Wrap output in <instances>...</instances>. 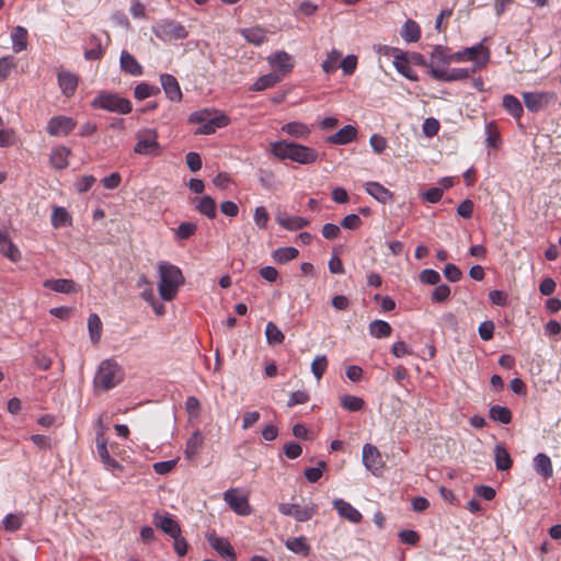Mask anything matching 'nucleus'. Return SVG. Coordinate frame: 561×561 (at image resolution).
Returning a JSON list of instances; mask_svg holds the SVG:
<instances>
[{
  "mask_svg": "<svg viewBox=\"0 0 561 561\" xmlns=\"http://www.w3.org/2000/svg\"><path fill=\"white\" fill-rule=\"evenodd\" d=\"M363 462L365 467L371 471L373 473H376L380 468V453L378 451L377 447L366 444L363 447Z\"/></svg>",
  "mask_w": 561,
  "mask_h": 561,
  "instance_id": "obj_27",
  "label": "nucleus"
},
{
  "mask_svg": "<svg viewBox=\"0 0 561 561\" xmlns=\"http://www.w3.org/2000/svg\"><path fill=\"white\" fill-rule=\"evenodd\" d=\"M438 130H439V122L436 118L428 117L425 119V122L423 124V133L427 137H433V136L437 135Z\"/></svg>",
  "mask_w": 561,
  "mask_h": 561,
  "instance_id": "obj_64",
  "label": "nucleus"
},
{
  "mask_svg": "<svg viewBox=\"0 0 561 561\" xmlns=\"http://www.w3.org/2000/svg\"><path fill=\"white\" fill-rule=\"evenodd\" d=\"M357 66V57L355 55H347L340 64V67L345 76L354 73Z\"/></svg>",
  "mask_w": 561,
  "mask_h": 561,
  "instance_id": "obj_61",
  "label": "nucleus"
},
{
  "mask_svg": "<svg viewBox=\"0 0 561 561\" xmlns=\"http://www.w3.org/2000/svg\"><path fill=\"white\" fill-rule=\"evenodd\" d=\"M455 61H473L476 70L478 68L485 67L490 60V49L482 43L476 44L471 47L463 48L457 53H454Z\"/></svg>",
  "mask_w": 561,
  "mask_h": 561,
  "instance_id": "obj_8",
  "label": "nucleus"
},
{
  "mask_svg": "<svg viewBox=\"0 0 561 561\" xmlns=\"http://www.w3.org/2000/svg\"><path fill=\"white\" fill-rule=\"evenodd\" d=\"M160 82L167 98L172 102H180L182 100V91L176 78L169 73L160 76Z\"/></svg>",
  "mask_w": 561,
  "mask_h": 561,
  "instance_id": "obj_17",
  "label": "nucleus"
},
{
  "mask_svg": "<svg viewBox=\"0 0 561 561\" xmlns=\"http://www.w3.org/2000/svg\"><path fill=\"white\" fill-rule=\"evenodd\" d=\"M43 286L47 289L61 294H72L77 293L79 289L78 285L72 279L67 278L46 279L44 280Z\"/></svg>",
  "mask_w": 561,
  "mask_h": 561,
  "instance_id": "obj_24",
  "label": "nucleus"
},
{
  "mask_svg": "<svg viewBox=\"0 0 561 561\" xmlns=\"http://www.w3.org/2000/svg\"><path fill=\"white\" fill-rule=\"evenodd\" d=\"M188 122L199 125L194 131L195 135H211L216 133L218 128L228 126L230 118L222 112L204 108L193 112L190 115Z\"/></svg>",
  "mask_w": 561,
  "mask_h": 561,
  "instance_id": "obj_3",
  "label": "nucleus"
},
{
  "mask_svg": "<svg viewBox=\"0 0 561 561\" xmlns=\"http://www.w3.org/2000/svg\"><path fill=\"white\" fill-rule=\"evenodd\" d=\"M197 225L194 222H181L175 230V236L179 240H187L195 234Z\"/></svg>",
  "mask_w": 561,
  "mask_h": 561,
  "instance_id": "obj_52",
  "label": "nucleus"
},
{
  "mask_svg": "<svg viewBox=\"0 0 561 561\" xmlns=\"http://www.w3.org/2000/svg\"><path fill=\"white\" fill-rule=\"evenodd\" d=\"M340 402L342 408L350 412L360 411L365 405V401L362 398L352 394L342 396Z\"/></svg>",
  "mask_w": 561,
  "mask_h": 561,
  "instance_id": "obj_46",
  "label": "nucleus"
},
{
  "mask_svg": "<svg viewBox=\"0 0 561 561\" xmlns=\"http://www.w3.org/2000/svg\"><path fill=\"white\" fill-rule=\"evenodd\" d=\"M93 108H102L118 114H128L133 110L131 102L128 99L119 96L117 93L101 92L91 102Z\"/></svg>",
  "mask_w": 561,
  "mask_h": 561,
  "instance_id": "obj_5",
  "label": "nucleus"
},
{
  "mask_svg": "<svg viewBox=\"0 0 561 561\" xmlns=\"http://www.w3.org/2000/svg\"><path fill=\"white\" fill-rule=\"evenodd\" d=\"M267 62L273 69L288 73L295 66V59L285 50H277L267 57Z\"/></svg>",
  "mask_w": 561,
  "mask_h": 561,
  "instance_id": "obj_14",
  "label": "nucleus"
},
{
  "mask_svg": "<svg viewBox=\"0 0 561 561\" xmlns=\"http://www.w3.org/2000/svg\"><path fill=\"white\" fill-rule=\"evenodd\" d=\"M357 137V128L353 125H345L335 134L329 136L327 141L333 145H346L355 140Z\"/></svg>",
  "mask_w": 561,
  "mask_h": 561,
  "instance_id": "obj_25",
  "label": "nucleus"
},
{
  "mask_svg": "<svg viewBox=\"0 0 561 561\" xmlns=\"http://www.w3.org/2000/svg\"><path fill=\"white\" fill-rule=\"evenodd\" d=\"M444 276L451 283H456V282H459L462 277V272L460 271V268L453 264V263H448L446 264L445 268H444Z\"/></svg>",
  "mask_w": 561,
  "mask_h": 561,
  "instance_id": "obj_60",
  "label": "nucleus"
},
{
  "mask_svg": "<svg viewBox=\"0 0 561 561\" xmlns=\"http://www.w3.org/2000/svg\"><path fill=\"white\" fill-rule=\"evenodd\" d=\"M328 368V359L325 355H318L311 363V371L317 380H320Z\"/></svg>",
  "mask_w": 561,
  "mask_h": 561,
  "instance_id": "obj_51",
  "label": "nucleus"
},
{
  "mask_svg": "<svg viewBox=\"0 0 561 561\" xmlns=\"http://www.w3.org/2000/svg\"><path fill=\"white\" fill-rule=\"evenodd\" d=\"M282 130L289 136L297 138H305L309 135L310 129L307 125L300 122H290L283 125Z\"/></svg>",
  "mask_w": 561,
  "mask_h": 561,
  "instance_id": "obj_43",
  "label": "nucleus"
},
{
  "mask_svg": "<svg viewBox=\"0 0 561 561\" xmlns=\"http://www.w3.org/2000/svg\"><path fill=\"white\" fill-rule=\"evenodd\" d=\"M278 511L284 516H293L297 522L310 520L318 513V505L309 503L301 507L298 504L280 503Z\"/></svg>",
  "mask_w": 561,
  "mask_h": 561,
  "instance_id": "obj_9",
  "label": "nucleus"
},
{
  "mask_svg": "<svg viewBox=\"0 0 561 561\" xmlns=\"http://www.w3.org/2000/svg\"><path fill=\"white\" fill-rule=\"evenodd\" d=\"M240 34L248 43L255 46H260L267 41L266 30L261 26L241 28Z\"/></svg>",
  "mask_w": 561,
  "mask_h": 561,
  "instance_id": "obj_31",
  "label": "nucleus"
},
{
  "mask_svg": "<svg viewBox=\"0 0 561 561\" xmlns=\"http://www.w3.org/2000/svg\"><path fill=\"white\" fill-rule=\"evenodd\" d=\"M453 61H455L454 54L449 53V48L446 46L437 45L433 48L431 53L428 72L432 70V67H445Z\"/></svg>",
  "mask_w": 561,
  "mask_h": 561,
  "instance_id": "obj_22",
  "label": "nucleus"
},
{
  "mask_svg": "<svg viewBox=\"0 0 561 561\" xmlns=\"http://www.w3.org/2000/svg\"><path fill=\"white\" fill-rule=\"evenodd\" d=\"M123 380L121 366L113 359H105L100 363L94 376V387L107 391L116 387Z\"/></svg>",
  "mask_w": 561,
  "mask_h": 561,
  "instance_id": "obj_4",
  "label": "nucleus"
},
{
  "mask_svg": "<svg viewBox=\"0 0 561 561\" xmlns=\"http://www.w3.org/2000/svg\"><path fill=\"white\" fill-rule=\"evenodd\" d=\"M195 208L204 216L214 219L217 216V206L213 197L204 195L193 199Z\"/></svg>",
  "mask_w": 561,
  "mask_h": 561,
  "instance_id": "obj_28",
  "label": "nucleus"
},
{
  "mask_svg": "<svg viewBox=\"0 0 561 561\" xmlns=\"http://www.w3.org/2000/svg\"><path fill=\"white\" fill-rule=\"evenodd\" d=\"M257 179L260 184L266 190L272 191L275 190L277 186L276 176L272 170L259 169Z\"/></svg>",
  "mask_w": 561,
  "mask_h": 561,
  "instance_id": "obj_48",
  "label": "nucleus"
},
{
  "mask_svg": "<svg viewBox=\"0 0 561 561\" xmlns=\"http://www.w3.org/2000/svg\"><path fill=\"white\" fill-rule=\"evenodd\" d=\"M121 70L127 75L138 77L144 72L142 66L127 50H123L119 57Z\"/></svg>",
  "mask_w": 561,
  "mask_h": 561,
  "instance_id": "obj_21",
  "label": "nucleus"
},
{
  "mask_svg": "<svg viewBox=\"0 0 561 561\" xmlns=\"http://www.w3.org/2000/svg\"><path fill=\"white\" fill-rule=\"evenodd\" d=\"M158 271L160 297L165 301H171L175 298L179 287L184 283L182 271L164 261L159 262Z\"/></svg>",
  "mask_w": 561,
  "mask_h": 561,
  "instance_id": "obj_2",
  "label": "nucleus"
},
{
  "mask_svg": "<svg viewBox=\"0 0 561 561\" xmlns=\"http://www.w3.org/2000/svg\"><path fill=\"white\" fill-rule=\"evenodd\" d=\"M401 542L415 546L420 541V535L415 530L403 529L399 533Z\"/></svg>",
  "mask_w": 561,
  "mask_h": 561,
  "instance_id": "obj_63",
  "label": "nucleus"
},
{
  "mask_svg": "<svg viewBox=\"0 0 561 561\" xmlns=\"http://www.w3.org/2000/svg\"><path fill=\"white\" fill-rule=\"evenodd\" d=\"M299 252L296 248L287 247V248H280L277 249L273 253V257L278 263H287L298 256Z\"/></svg>",
  "mask_w": 561,
  "mask_h": 561,
  "instance_id": "obj_50",
  "label": "nucleus"
},
{
  "mask_svg": "<svg viewBox=\"0 0 561 561\" xmlns=\"http://www.w3.org/2000/svg\"><path fill=\"white\" fill-rule=\"evenodd\" d=\"M90 41L94 42V46L92 48L85 49V51H84L85 59H88V60L101 59L104 54L102 44L98 41V38L95 36H92L90 38Z\"/></svg>",
  "mask_w": 561,
  "mask_h": 561,
  "instance_id": "obj_56",
  "label": "nucleus"
},
{
  "mask_svg": "<svg viewBox=\"0 0 561 561\" xmlns=\"http://www.w3.org/2000/svg\"><path fill=\"white\" fill-rule=\"evenodd\" d=\"M207 541L219 556L227 558L229 561H237L234 549L226 538L209 534Z\"/></svg>",
  "mask_w": 561,
  "mask_h": 561,
  "instance_id": "obj_13",
  "label": "nucleus"
},
{
  "mask_svg": "<svg viewBox=\"0 0 561 561\" xmlns=\"http://www.w3.org/2000/svg\"><path fill=\"white\" fill-rule=\"evenodd\" d=\"M0 252L11 262H18L21 259L19 248L10 240L5 230L0 229Z\"/></svg>",
  "mask_w": 561,
  "mask_h": 561,
  "instance_id": "obj_23",
  "label": "nucleus"
},
{
  "mask_svg": "<svg viewBox=\"0 0 561 561\" xmlns=\"http://www.w3.org/2000/svg\"><path fill=\"white\" fill-rule=\"evenodd\" d=\"M392 332L391 325L383 320H374L369 324V333L376 339L388 337Z\"/></svg>",
  "mask_w": 561,
  "mask_h": 561,
  "instance_id": "obj_41",
  "label": "nucleus"
},
{
  "mask_svg": "<svg viewBox=\"0 0 561 561\" xmlns=\"http://www.w3.org/2000/svg\"><path fill=\"white\" fill-rule=\"evenodd\" d=\"M277 224L290 231L299 230L309 225V220L300 216H288L285 213H278L275 217Z\"/></svg>",
  "mask_w": 561,
  "mask_h": 561,
  "instance_id": "obj_26",
  "label": "nucleus"
},
{
  "mask_svg": "<svg viewBox=\"0 0 561 561\" xmlns=\"http://www.w3.org/2000/svg\"><path fill=\"white\" fill-rule=\"evenodd\" d=\"M342 54L337 49L333 48L331 51L328 53L327 58L323 60L321 67L322 70L327 73H333L339 65V60L341 58Z\"/></svg>",
  "mask_w": 561,
  "mask_h": 561,
  "instance_id": "obj_47",
  "label": "nucleus"
},
{
  "mask_svg": "<svg viewBox=\"0 0 561 561\" xmlns=\"http://www.w3.org/2000/svg\"><path fill=\"white\" fill-rule=\"evenodd\" d=\"M285 546L291 552L301 554L304 557H308L311 550L307 539L304 536L287 539Z\"/></svg>",
  "mask_w": 561,
  "mask_h": 561,
  "instance_id": "obj_36",
  "label": "nucleus"
},
{
  "mask_svg": "<svg viewBox=\"0 0 561 561\" xmlns=\"http://www.w3.org/2000/svg\"><path fill=\"white\" fill-rule=\"evenodd\" d=\"M280 81V77L275 73L271 72L264 76H261L251 87L252 91H263L265 89L274 87L276 83Z\"/></svg>",
  "mask_w": 561,
  "mask_h": 561,
  "instance_id": "obj_44",
  "label": "nucleus"
},
{
  "mask_svg": "<svg viewBox=\"0 0 561 561\" xmlns=\"http://www.w3.org/2000/svg\"><path fill=\"white\" fill-rule=\"evenodd\" d=\"M153 524L157 528L161 529L164 534L174 537V535L181 534V528L179 523L172 518V516L168 513L161 515L156 513L153 515Z\"/></svg>",
  "mask_w": 561,
  "mask_h": 561,
  "instance_id": "obj_18",
  "label": "nucleus"
},
{
  "mask_svg": "<svg viewBox=\"0 0 561 561\" xmlns=\"http://www.w3.org/2000/svg\"><path fill=\"white\" fill-rule=\"evenodd\" d=\"M204 445V436L201 431H195L186 442L185 447V457L187 459H193L201 451Z\"/></svg>",
  "mask_w": 561,
  "mask_h": 561,
  "instance_id": "obj_33",
  "label": "nucleus"
},
{
  "mask_svg": "<svg viewBox=\"0 0 561 561\" xmlns=\"http://www.w3.org/2000/svg\"><path fill=\"white\" fill-rule=\"evenodd\" d=\"M325 467L327 463L321 460L318 462L317 467L307 468L304 472V476L309 482L316 483L322 477V472Z\"/></svg>",
  "mask_w": 561,
  "mask_h": 561,
  "instance_id": "obj_54",
  "label": "nucleus"
},
{
  "mask_svg": "<svg viewBox=\"0 0 561 561\" xmlns=\"http://www.w3.org/2000/svg\"><path fill=\"white\" fill-rule=\"evenodd\" d=\"M15 59L13 56H4L0 58V82L7 79L13 68H15Z\"/></svg>",
  "mask_w": 561,
  "mask_h": 561,
  "instance_id": "obj_55",
  "label": "nucleus"
},
{
  "mask_svg": "<svg viewBox=\"0 0 561 561\" xmlns=\"http://www.w3.org/2000/svg\"><path fill=\"white\" fill-rule=\"evenodd\" d=\"M476 72V67L472 68H454L446 69L445 67H432L430 75L439 81H460L468 79L472 73Z\"/></svg>",
  "mask_w": 561,
  "mask_h": 561,
  "instance_id": "obj_10",
  "label": "nucleus"
},
{
  "mask_svg": "<svg viewBox=\"0 0 561 561\" xmlns=\"http://www.w3.org/2000/svg\"><path fill=\"white\" fill-rule=\"evenodd\" d=\"M57 80L62 94L70 98L75 94L78 87V76L67 70H60Z\"/></svg>",
  "mask_w": 561,
  "mask_h": 561,
  "instance_id": "obj_19",
  "label": "nucleus"
},
{
  "mask_svg": "<svg viewBox=\"0 0 561 561\" xmlns=\"http://www.w3.org/2000/svg\"><path fill=\"white\" fill-rule=\"evenodd\" d=\"M502 105L504 110L514 118L519 119L523 116V105L516 96L512 94H505L503 96Z\"/></svg>",
  "mask_w": 561,
  "mask_h": 561,
  "instance_id": "obj_37",
  "label": "nucleus"
},
{
  "mask_svg": "<svg viewBox=\"0 0 561 561\" xmlns=\"http://www.w3.org/2000/svg\"><path fill=\"white\" fill-rule=\"evenodd\" d=\"M4 529L15 531L22 526V516L18 514H8L3 519Z\"/></svg>",
  "mask_w": 561,
  "mask_h": 561,
  "instance_id": "obj_58",
  "label": "nucleus"
},
{
  "mask_svg": "<svg viewBox=\"0 0 561 561\" xmlns=\"http://www.w3.org/2000/svg\"><path fill=\"white\" fill-rule=\"evenodd\" d=\"M271 152L279 160L289 159L300 164L314 163L319 158L316 149L286 140L273 142Z\"/></svg>",
  "mask_w": 561,
  "mask_h": 561,
  "instance_id": "obj_1",
  "label": "nucleus"
},
{
  "mask_svg": "<svg viewBox=\"0 0 561 561\" xmlns=\"http://www.w3.org/2000/svg\"><path fill=\"white\" fill-rule=\"evenodd\" d=\"M489 416L501 424H508L512 421L511 410L502 405H492L489 411Z\"/></svg>",
  "mask_w": 561,
  "mask_h": 561,
  "instance_id": "obj_42",
  "label": "nucleus"
},
{
  "mask_svg": "<svg viewBox=\"0 0 561 561\" xmlns=\"http://www.w3.org/2000/svg\"><path fill=\"white\" fill-rule=\"evenodd\" d=\"M137 142L134 152L142 156H159L161 148L158 142V133L156 129H144L136 134Z\"/></svg>",
  "mask_w": 561,
  "mask_h": 561,
  "instance_id": "obj_7",
  "label": "nucleus"
},
{
  "mask_svg": "<svg viewBox=\"0 0 561 561\" xmlns=\"http://www.w3.org/2000/svg\"><path fill=\"white\" fill-rule=\"evenodd\" d=\"M12 48L15 53H20L27 47V30L23 26H15L11 34Z\"/></svg>",
  "mask_w": 561,
  "mask_h": 561,
  "instance_id": "obj_38",
  "label": "nucleus"
},
{
  "mask_svg": "<svg viewBox=\"0 0 561 561\" xmlns=\"http://www.w3.org/2000/svg\"><path fill=\"white\" fill-rule=\"evenodd\" d=\"M333 507L337 511L341 517L350 520L351 523L357 524L363 518V515L358 510L342 499H335L333 501Z\"/></svg>",
  "mask_w": 561,
  "mask_h": 561,
  "instance_id": "obj_20",
  "label": "nucleus"
},
{
  "mask_svg": "<svg viewBox=\"0 0 561 561\" xmlns=\"http://www.w3.org/2000/svg\"><path fill=\"white\" fill-rule=\"evenodd\" d=\"M365 188L370 196L382 204L393 199V193L378 182H367Z\"/></svg>",
  "mask_w": 561,
  "mask_h": 561,
  "instance_id": "obj_29",
  "label": "nucleus"
},
{
  "mask_svg": "<svg viewBox=\"0 0 561 561\" xmlns=\"http://www.w3.org/2000/svg\"><path fill=\"white\" fill-rule=\"evenodd\" d=\"M159 92L160 89L158 87L141 82L135 87L134 95L137 100L142 101L147 98L158 94Z\"/></svg>",
  "mask_w": 561,
  "mask_h": 561,
  "instance_id": "obj_49",
  "label": "nucleus"
},
{
  "mask_svg": "<svg viewBox=\"0 0 561 561\" xmlns=\"http://www.w3.org/2000/svg\"><path fill=\"white\" fill-rule=\"evenodd\" d=\"M265 335H266V341L270 345L282 344L285 339L284 333L272 321L267 322V324H266Z\"/></svg>",
  "mask_w": 561,
  "mask_h": 561,
  "instance_id": "obj_45",
  "label": "nucleus"
},
{
  "mask_svg": "<svg viewBox=\"0 0 561 561\" xmlns=\"http://www.w3.org/2000/svg\"><path fill=\"white\" fill-rule=\"evenodd\" d=\"M76 125L77 123L73 118L58 115L48 121L46 131L54 137L67 136L75 129Z\"/></svg>",
  "mask_w": 561,
  "mask_h": 561,
  "instance_id": "obj_12",
  "label": "nucleus"
},
{
  "mask_svg": "<svg viewBox=\"0 0 561 561\" xmlns=\"http://www.w3.org/2000/svg\"><path fill=\"white\" fill-rule=\"evenodd\" d=\"M450 296V287L446 284L438 285L432 293V300L435 302H444Z\"/></svg>",
  "mask_w": 561,
  "mask_h": 561,
  "instance_id": "obj_59",
  "label": "nucleus"
},
{
  "mask_svg": "<svg viewBox=\"0 0 561 561\" xmlns=\"http://www.w3.org/2000/svg\"><path fill=\"white\" fill-rule=\"evenodd\" d=\"M420 280L428 285H437L440 282V274L431 268L423 270L420 273Z\"/></svg>",
  "mask_w": 561,
  "mask_h": 561,
  "instance_id": "obj_57",
  "label": "nucleus"
},
{
  "mask_svg": "<svg viewBox=\"0 0 561 561\" xmlns=\"http://www.w3.org/2000/svg\"><path fill=\"white\" fill-rule=\"evenodd\" d=\"M393 66L397 71L404 76L407 79L411 81H417V76L412 67L409 65V60L404 53L394 55Z\"/></svg>",
  "mask_w": 561,
  "mask_h": 561,
  "instance_id": "obj_32",
  "label": "nucleus"
},
{
  "mask_svg": "<svg viewBox=\"0 0 561 561\" xmlns=\"http://www.w3.org/2000/svg\"><path fill=\"white\" fill-rule=\"evenodd\" d=\"M525 106L530 112L541 111L551 100L552 95L546 92H524Z\"/></svg>",
  "mask_w": 561,
  "mask_h": 561,
  "instance_id": "obj_15",
  "label": "nucleus"
},
{
  "mask_svg": "<svg viewBox=\"0 0 561 561\" xmlns=\"http://www.w3.org/2000/svg\"><path fill=\"white\" fill-rule=\"evenodd\" d=\"M69 222V215L62 207H55L51 214V225L55 228L67 226Z\"/></svg>",
  "mask_w": 561,
  "mask_h": 561,
  "instance_id": "obj_53",
  "label": "nucleus"
},
{
  "mask_svg": "<svg viewBox=\"0 0 561 561\" xmlns=\"http://www.w3.org/2000/svg\"><path fill=\"white\" fill-rule=\"evenodd\" d=\"M534 466L537 473L542 476L543 478H550L552 476L553 469L550 458L546 454H538L534 458Z\"/></svg>",
  "mask_w": 561,
  "mask_h": 561,
  "instance_id": "obj_39",
  "label": "nucleus"
},
{
  "mask_svg": "<svg viewBox=\"0 0 561 561\" xmlns=\"http://www.w3.org/2000/svg\"><path fill=\"white\" fill-rule=\"evenodd\" d=\"M69 154L70 149L65 146L54 148L49 157L51 165L58 170L67 168Z\"/></svg>",
  "mask_w": 561,
  "mask_h": 561,
  "instance_id": "obj_34",
  "label": "nucleus"
},
{
  "mask_svg": "<svg viewBox=\"0 0 561 561\" xmlns=\"http://www.w3.org/2000/svg\"><path fill=\"white\" fill-rule=\"evenodd\" d=\"M310 397L305 390H297L293 392L287 401V407L291 408L297 404H304L309 401Z\"/></svg>",
  "mask_w": 561,
  "mask_h": 561,
  "instance_id": "obj_62",
  "label": "nucleus"
},
{
  "mask_svg": "<svg viewBox=\"0 0 561 561\" xmlns=\"http://www.w3.org/2000/svg\"><path fill=\"white\" fill-rule=\"evenodd\" d=\"M95 443L99 457L101 458V461L105 465V467L111 470L122 471L123 466L110 456V453L107 450V440L103 434L100 433L96 435Z\"/></svg>",
  "mask_w": 561,
  "mask_h": 561,
  "instance_id": "obj_16",
  "label": "nucleus"
},
{
  "mask_svg": "<svg viewBox=\"0 0 561 561\" xmlns=\"http://www.w3.org/2000/svg\"><path fill=\"white\" fill-rule=\"evenodd\" d=\"M224 500L238 515L248 516L252 512L248 496L237 489L227 490L224 493Z\"/></svg>",
  "mask_w": 561,
  "mask_h": 561,
  "instance_id": "obj_11",
  "label": "nucleus"
},
{
  "mask_svg": "<svg viewBox=\"0 0 561 561\" xmlns=\"http://www.w3.org/2000/svg\"><path fill=\"white\" fill-rule=\"evenodd\" d=\"M102 322L100 317L96 313H91L88 318V330L90 340L93 344H96L102 334Z\"/></svg>",
  "mask_w": 561,
  "mask_h": 561,
  "instance_id": "obj_40",
  "label": "nucleus"
},
{
  "mask_svg": "<svg viewBox=\"0 0 561 561\" xmlns=\"http://www.w3.org/2000/svg\"><path fill=\"white\" fill-rule=\"evenodd\" d=\"M400 35L407 43H415L421 37V28L415 21L409 19L404 22Z\"/></svg>",
  "mask_w": 561,
  "mask_h": 561,
  "instance_id": "obj_35",
  "label": "nucleus"
},
{
  "mask_svg": "<svg viewBox=\"0 0 561 561\" xmlns=\"http://www.w3.org/2000/svg\"><path fill=\"white\" fill-rule=\"evenodd\" d=\"M152 32L163 42L184 39L188 35L185 26L174 20H161L152 26Z\"/></svg>",
  "mask_w": 561,
  "mask_h": 561,
  "instance_id": "obj_6",
  "label": "nucleus"
},
{
  "mask_svg": "<svg viewBox=\"0 0 561 561\" xmlns=\"http://www.w3.org/2000/svg\"><path fill=\"white\" fill-rule=\"evenodd\" d=\"M494 461L499 471L510 470L513 466L512 457L504 444H496L494 447Z\"/></svg>",
  "mask_w": 561,
  "mask_h": 561,
  "instance_id": "obj_30",
  "label": "nucleus"
}]
</instances>
